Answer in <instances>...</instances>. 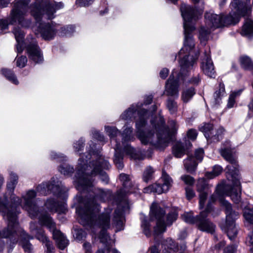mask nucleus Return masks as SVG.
I'll return each mask as SVG.
<instances>
[{
	"instance_id": "1",
	"label": "nucleus",
	"mask_w": 253,
	"mask_h": 253,
	"mask_svg": "<svg viewBox=\"0 0 253 253\" xmlns=\"http://www.w3.org/2000/svg\"><path fill=\"white\" fill-rule=\"evenodd\" d=\"M142 104L140 105L132 104L121 115L122 119L125 120H131L136 117L137 114L138 119L136 120L135 126L137 136L144 145L150 143L156 148L166 147L171 140L172 133H174L177 130L176 122L174 121L170 122L171 127V132L169 128L165 126V122L161 120L160 123L154 124L151 122L153 130L150 131L145 130V126L148 118V111L144 109H141Z\"/></svg>"
},
{
	"instance_id": "2",
	"label": "nucleus",
	"mask_w": 253,
	"mask_h": 253,
	"mask_svg": "<svg viewBox=\"0 0 253 253\" xmlns=\"http://www.w3.org/2000/svg\"><path fill=\"white\" fill-rule=\"evenodd\" d=\"M87 154L80 155L76 174V187L78 190L88 191L92 186L93 177L98 175L101 180L107 184L109 178L103 169H108L110 165L100 152L93 149L94 143L90 141Z\"/></svg>"
},
{
	"instance_id": "3",
	"label": "nucleus",
	"mask_w": 253,
	"mask_h": 253,
	"mask_svg": "<svg viewBox=\"0 0 253 253\" xmlns=\"http://www.w3.org/2000/svg\"><path fill=\"white\" fill-rule=\"evenodd\" d=\"M93 194H90L84 199L82 196L79 197L80 203L84 204V208L78 207L76 212L83 221H110V212L106 211L99 214L100 205L97 200L105 202L111 196L109 191H105L99 188H94Z\"/></svg>"
},
{
	"instance_id": "4",
	"label": "nucleus",
	"mask_w": 253,
	"mask_h": 253,
	"mask_svg": "<svg viewBox=\"0 0 253 253\" xmlns=\"http://www.w3.org/2000/svg\"><path fill=\"white\" fill-rule=\"evenodd\" d=\"M119 179L121 181L122 188L117 191L114 196V201L118 205L114 211L113 221H123L125 220V213L129 209L126 195L132 192L134 184L130 176L126 173L120 174Z\"/></svg>"
},
{
	"instance_id": "5",
	"label": "nucleus",
	"mask_w": 253,
	"mask_h": 253,
	"mask_svg": "<svg viewBox=\"0 0 253 253\" xmlns=\"http://www.w3.org/2000/svg\"><path fill=\"white\" fill-rule=\"evenodd\" d=\"M184 47L181 49L179 52V56L184 53L185 50L186 51V54L182 57H180L179 64L181 67V71L191 70L199 57V52L193 51L195 47V41L193 38L192 33L195 30L194 25H189L185 24L184 26Z\"/></svg>"
},
{
	"instance_id": "6",
	"label": "nucleus",
	"mask_w": 253,
	"mask_h": 253,
	"mask_svg": "<svg viewBox=\"0 0 253 253\" xmlns=\"http://www.w3.org/2000/svg\"><path fill=\"white\" fill-rule=\"evenodd\" d=\"M29 6L30 13L35 20L38 22L42 16H45L47 19L54 18V14L56 10L62 8V2H48V0H34Z\"/></svg>"
},
{
	"instance_id": "7",
	"label": "nucleus",
	"mask_w": 253,
	"mask_h": 253,
	"mask_svg": "<svg viewBox=\"0 0 253 253\" xmlns=\"http://www.w3.org/2000/svg\"><path fill=\"white\" fill-rule=\"evenodd\" d=\"M36 192L29 190L22 198L24 200L23 209L26 211L32 219L38 217L39 221H52L50 215L46 211H39V208L36 203Z\"/></svg>"
},
{
	"instance_id": "8",
	"label": "nucleus",
	"mask_w": 253,
	"mask_h": 253,
	"mask_svg": "<svg viewBox=\"0 0 253 253\" xmlns=\"http://www.w3.org/2000/svg\"><path fill=\"white\" fill-rule=\"evenodd\" d=\"M30 1L31 0H15L13 2V6L9 16L11 24L17 23L23 28H28L31 27V20L25 17Z\"/></svg>"
},
{
	"instance_id": "9",
	"label": "nucleus",
	"mask_w": 253,
	"mask_h": 253,
	"mask_svg": "<svg viewBox=\"0 0 253 253\" xmlns=\"http://www.w3.org/2000/svg\"><path fill=\"white\" fill-rule=\"evenodd\" d=\"M250 1L251 0H233L230 4L231 12L226 16L222 15V27L237 23L241 16L247 13Z\"/></svg>"
},
{
	"instance_id": "10",
	"label": "nucleus",
	"mask_w": 253,
	"mask_h": 253,
	"mask_svg": "<svg viewBox=\"0 0 253 253\" xmlns=\"http://www.w3.org/2000/svg\"><path fill=\"white\" fill-rule=\"evenodd\" d=\"M221 156L229 163L226 168V177L229 181H232L234 185H240V176L239 175V165L236 159L232 156L230 147L222 148L220 150Z\"/></svg>"
},
{
	"instance_id": "11",
	"label": "nucleus",
	"mask_w": 253,
	"mask_h": 253,
	"mask_svg": "<svg viewBox=\"0 0 253 253\" xmlns=\"http://www.w3.org/2000/svg\"><path fill=\"white\" fill-rule=\"evenodd\" d=\"M36 191L42 195H46L50 192L58 198L64 199L68 189L57 177H53L50 181L43 182L37 186Z\"/></svg>"
},
{
	"instance_id": "12",
	"label": "nucleus",
	"mask_w": 253,
	"mask_h": 253,
	"mask_svg": "<svg viewBox=\"0 0 253 253\" xmlns=\"http://www.w3.org/2000/svg\"><path fill=\"white\" fill-rule=\"evenodd\" d=\"M87 226L91 232L96 233L97 230H99L100 234L98 236L101 243L104 245L103 249H98L96 253H119V252L116 249H112L110 244V237L106 234V231L104 229L105 226L108 225L110 222H87Z\"/></svg>"
},
{
	"instance_id": "13",
	"label": "nucleus",
	"mask_w": 253,
	"mask_h": 253,
	"mask_svg": "<svg viewBox=\"0 0 253 253\" xmlns=\"http://www.w3.org/2000/svg\"><path fill=\"white\" fill-rule=\"evenodd\" d=\"M105 128L107 134L110 137L111 144L115 143L114 148L115 152L114 156V163L118 169H122L124 167L123 162L124 154L122 151L121 144L118 143L116 138L117 135L120 133V131L114 126H105Z\"/></svg>"
},
{
	"instance_id": "14",
	"label": "nucleus",
	"mask_w": 253,
	"mask_h": 253,
	"mask_svg": "<svg viewBox=\"0 0 253 253\" xmlns=\"http://www.w3.org/2000/svg\"><path fill=\"white\" fill-rule=\"evenodd\" d=\"M133 128L131 127H126L122 134V142L121 146H123V150L124 152L127 155L129 156L131 159L138 160H142L145 159V156L142 153L139 151H136L129 144L125 143L132 140L134 136L132 133Z\"/></svg>"
},
{
	"instance_id": "15",
	"label": "nucleus",
	"mask_w": 253,
	"mask_h": 253,
	"mask_svg": "<svg viewBox=\"0 0 253 253\" xmlns=\"http://www.w3.org/2000/svg\"><path fill=\"white\" fill-rule=\"evenodd\" d=\"M189 71L178 73L177 71L173 70L169 78L166 82L165 85V92L168 96H171L174 98H177L179 95L178 87L180 80H184L183 75L186 74Z\"/></svg>"
},
{
	"instance_id": "16",
	"label": "nucleus",
	"mask_w": 253,
	"mask_h": 253,
	"mask_svg": "<svg viewBox=\"0 0 253 253\" xmlns=\"http://www.w3.org/2000/svg\"><path fill=\"white\" fill-rule=\"evenodd\" d=\"M44 17L42 16L38 22L36 21L37 26L33 29L36 35L40 34L44 40L50 41L53 39L56 35V25L52 22H41L42 19Z\"/></svg>"
},
{
	"instance_id": "17",
	"label": "nucleus",
	"mask_w": 253,
	"mask_h": 253,
	"mask_svg": "<svg viewBox=\"0 0 253 253\" xmlns=\"http://www.w3.org/2000/svg\"><path fill=\"white\" fill-rule=\"evenodd\" d=\"M162 184L154 183L143 189L145 193H156L160 194L167 192L171 185L172 180L170 176L164 170L162 172Z\"/></svg>"
},
{
	"instance_id": "18",
	"label": "nucleus",
	"mask_w": 253,
	"mask_h": 253,
	"mask_svg": "<svg viewBox=\"0 0 253 253\" xmlns=\"http://www.w3.org/2000/svg\"><path fill=\"white\" fill-rule=\"evenodd\" d=\"M225 194L224 187L222 186L218 185L216 189V194L218 195L221 204L225 208L226 215L225 221H235L239 216V213L233 211L231 204L224 199L223 196Z\"/></svg>"
},
{
	"instance_id": "19",
	"label": "nucleus",
	"mask_w": 253,
	"mask_h": 253,
	"mask_svg": "<svg viewBox=\"0 0 253 253\" xmlns=\"http://www.w3.org/2000/svg\"><path fill=\"white\" fill-rule=\"evenodd\" d=\"M43 223L44 225L52 233L53 238L59 249L63 250L68 246L69 240L59 229L56 228L55 222Z\"/></svg>"
},
{
	"instance_id": "20",
	"label": "nucleus",
	"mask_w": 253,
	"mask_h": 253,
	"mask_svg": "<svg viewBox=\"0 0 253 253\" xmlns=\"http://www.w3.org/2000/svg\"><path fill=\"white\" fill-rule=\"evenodd\" d=\"M200 130L204 133L208 141L211 142H218L222 138L224 129L219 127L217 129H214L211 124L205 123L200 127Z\"/></svg>"
},
{
	"instance_id": "21",
	"label": "nucleus",
	"mask_w": 253,
	"mask_h": 253,
	"mask_svg": "<svg viewBox=\"0 0 253 253\" xmlns=\"http://www.w3.org/2000/svg\"><path fill=\"white\" fill-rule=\"evenodd\" d=\"M204 7L201 6L199 9H196L194 7L182 4L180 7L181 15L184 20V24H187L189 25H193L191 22L192 20H196L198 18V15L203 11ZM184 25H183V26Z\"/></svg>"
},
{
	"instance_id": "22",
	"label": "nucleus",
	"mask_w": 253,
	"mask_h": 253,
	"mask_svg": "<svg viewBox=\"0 0 253 253\" xmlns=\"http://www.w3.org/2000/svg\"><path fill=\"white\" fill-rule=\"evenodd\" d=\"M204 155V151L202 148L196 149L194 156L188 154V158L184 161V167L187 172L192 173L195 171L198 163L202 161Z\"/></svg>"
},
{
	"instance_id": "23",
	"label": "nucleus",
	"mask_w": 253,
	"mask_h": 253,
	"mask_svg": "<svg viewBox=\"0 0 253 253\" xmlns=\"http://www.w3.org/2000/svg\"><path fill=\"white\" fill-rule=\"evenodd\" d=\"M164 249V253H185L186 246L185 244L181 246L179 249L178 246L171 239L166 240L163 245ZM151 253H159L158 250L156 246H153L150 249Z\"/></svg>"
},
{
	"instance_id": "24",
	"label": "nucleus",
	"mask_w": 253,
	"mask_h": 253,
	"mask_svg": "<svg viewBox=\"0 0 253 253\" xmlns=\"http://www.w3.org/2000/svg\"><path fill=\"white\" fill-rule=\"evenodd\" d=\"M201 68L203 73L207 76L214 78L216 72L211 55L207 52H205L204 56L202 59Z\"/></svg>"
},
{
	"instance_id": "25",
	"label": "nucleus",
	"mask_w": 253,
	"mask_h": 253,
	"mask_svg": "<svg viewBox=\"0 0 253 253\" xmlns=\"http://www.w3.org/2000/svg\"><path fill=\"white\" fill-rule=\"evenodd\" d=\"M26 50L29 58L35 63H40L43 60V57L37 42L33 41L28 44Z\"/></svg>"
},
{
	"instance_id": "26",
	"label": "nucleus",
	"mask_w": 253,
	"mask_h": 253,
	"mask_svg": "<svg viewBox=\"0 0 253 253\" xmlns=\"http://www.w3.org/2000/svg\"><path fill=\"white\" fill-rule=\"evenodd\" d=\"M192 144L188 139H185L184 142H177L172 147V154L177 158H181L184 155H188L189 149Z\"/></svg>"
},
{
	"instance_id": "27",
	"label": "nucleus",
	"mask_w": 253,
	"mask_h": 253,
	"mask_svg": "<svg viewBox=\"0 0 253 253\" xmlns=\"http://www.w3.org/2000/svg\"><path fill=\"white\" fill-rule=\"evenodd\" d=\"M197 189L199 192V205L201 209L204 207L208 196L209 185L204 178H200L197 183Z\"/></svg>"
},
{
	"instance_id": "28",
	"label": "nucleus",
	"mask_w": 253,
	"mask_h": 253,
	"mask_svg": "<svg viewBox=\"0 0 253 253\" xmlns=\"http://www.w3.org/2000/svg\"><path fill=\"white\" fill-rule=\"evenodd\" d=\"M206 24L210 28H217L222 27V15H218L211 12L205 14Z\"/></svg>"
},
{
	"instance_id": "29",
	"label": "nucleus",
	"mask_w": 253,
	"mask_h": 253,
	"mask_svg": "<svg viewBox=\"0 0 253 253\" xmlns=\"http://www.w3.org/2000/svg\"><path fill=\"white\" fill-rule=\"evenodd\" d=\"M165 210L161 208L157 204L153 203L151 207L149 212L150 218L151 221H165Z\"/></svg>"
},
{
	"instance_id": "30",
	"label": "nucleus",
	"mask_w": 253,
	"mask_h": 253,
	"mask_svg": "<svg viewBox=\"0 0 253 253\" xmlns=\"http://www.w3.org/2000/svg\"><path fill=\"white\" fill-rule=\"evenodd\" d=\"M220 226L230 240H232L237 236L238 227L235 222H221Z\"/></svg>"
},
{
	"instance_id": "31",
	"label": "nucleus",
	"mask_w": 253,
	"mask_h": 253,
	"mask_svg": "<svg viewBox=\"0 0 253 253\" xmlns=\"http://www.w3.org/2000/svg\"><path fill=\"white\" fill-rule=\"evenodd\" d=\"M65 204L64 202H59L53 198H49L47 200L44 205L50 211L56 212L58 210H64Z\"/></svg>"
},
{
	"instance_id": "32",
	"label": "nucleus",
	"mask_w": 253,
	"mask_h": 253,
	"mask_svg": "<svg viewBox=\"0 0 253 253\" xmlns=\"http://www.w3.org/2000/svg\"><path fill=\"white\" fill-rule=\"evenodd\" d=\"M216 198L217 197L214 194L211 196L205 210L201 212L200 214L197 216V218L195 219L196 220V221H206L205 220V218L207 216V214L211 212L213 209L211 203L214 202L216 200Z\"/></svg>"
},
{
	"instance_id": "33",
	"label": "nucleus",
	"mask_w": 253,
	"mask_h": 253,
	"mask_svg": "<svg viewBox=\"0 0 253 253\" xmlns=\"http://www.w3.org/2000/svg\"><path fill=\"white\" fill-rule=\"evenodd\" d=\"M13 33L17 42V51L18 53H21L23 50V39L24 37V33L20 28L16 27L13 30Z\"/></svg>"
},
{
	"instance_id": "34",
	"label": "nucleus",
	"mask_w": 253,
	"mask_h": 253,
	"mask_svg": "<svg viewBox=\"0 0 253 253\" xmlns=\"http://www.w3.org/2000/svg\"><path fill=\"white\" fill-rule=\"evenodd\" d=\"M225 94V88L223 84L220 83L218 85V89L216 90L213 94V100L212 103L214 105L219 104L221 97Z\"/></svg>"
},
{
	"instance_id": "35",
	"label": "nucleus",
	"mask_w": 253,
	"mask_h": 253,
	"mask_svg": "<svg viewBox=\"0 0 253 253\" xmlns=\"http://www.w3.org/2000/svg\"><path fill=\"white\" fill-rule=\"evenodd\" d=\"M37 238L44 244L46 250L45 253H54V248L52 243L48 239V238L43 234L37 235Z\"/></svg>"
},
{
	"instance_id": "36",
	"label": "nucleus",
	"mask_w": 253,
	"mask_h": 253,
	"mask_svg": "<svg viewBox=\"0 0 253 253\" xmlns=\"http://www.w3.org/2000/svg\"><path fill=\"white\" fill-rule=\"evenodd\" d=\"M241 34L242 35L251 36L253 34V20L248 19L243 26Z\"/></svg>"
},
{
	"instance_id": "37",
	"label": "nucleus",
	"mask_w": 253,
	"mask_h": 253,
	"mask_svg": "<svg viewBox=\"0 0 253 253\" xmlns=\"http://www.w3.org/2000/svg\"><path fill=\"white\" fill-rule=\"evenodd\" d=\"M9 178L7 183V188L10 192H13L16 184L18 183V176L13 172H11L9 174Z\"/></svg>"
},
{
	"instance_id": "38",
	"label": "nucleus",
	"mask_w": 253,
	"mask_h": 253,
	"mask_svg": "<svg viewBox=\"0 0 253 253\" xmlns=\"http://www.w3.org/2000/svg\"><path fill=\"white\" fill-rule=\"evenodd\" d=\"M198 229L202 231L212 233L214 231L215 226L212 222H196Z\"/></svg>"
},
{
	"instance_id": "39",
	"label": "nucleus",
	"mask_w": 253,
	"mask_h": 253,
	"mask_svg": "<svg viewBox=\"0 0 253 253\" xmlns=\"http://www.w3.org/2000/svg\"><path fill=\"white\" fill-rule=\"evenodd\" d=\"M246 226L251 231L247 238L246 243L250 247V251L253 253V222H247Z\"/></svg>"
},
{
	"instance_id": "40",
	"label": "nucleus",
	"mask_w": 253,
	"mask_h": 253,
	"mask_svg": "<svg viewBox=\"0 0 253 253\" xmlns=\"http://www.w3.org/2000/svg\"><path fill=\"white\" fill-rule=\"evenodd\" d=\"M166 107L170 114H175L178 111L177 103L171 98H169L167 100Z\"/></svg>"
},
{
	"instance_id": "41",
	"label": "nucleus",
	"mask_w": 253,
	"mask_h": 253,
	"mask_svg": "<svg viewBox=\"0 0 253 253\" xmlns=\"http://www.w3.org/2000/svg\"><path fill=\"white\" fill-rule=\"evenodd\" d=\"M232 182V185L234 188L232 189V192L230 195L232 201L235 203H238L240 201V193L241 192V183H240V185L239 186H235L234 185L233 182L232 181H230Z\"/></svg>"
},
{
	"instance_id": "42",
	"label": "nucleus",
	"mask_w": 253,
	"mask_h": 253,
	"mask_svg": "<svg viewBox=\"0 0 253 253\" xmlns=\"http://www.w3.org/2000/svg\"><path fill=\"white\" fill-rule=\"evenodd\" d=\"M195 94L194 88L191 87L183 90L181 95V99L184 103H187L193 97Z\"/></svg>"
},
{
	"instance_id": "43",
	"label": "nucleus",
	"mask_w": 253,
	"mask_h": 253,
	"mask_svg": "<svg viewBox=\"0 0 253 253\" xmlns=\"http://www.w3.org/2000/svg\"><path fill=\"white\" fill-rule=\"evenodd\" d=\"M74 238L79 242L86 238V233L82 229L74 227L72 231Z\"/></svg>"
},
{
	"instance_id": "44",
	"label": "nucleus",
	"mask_w": 253,
	"mask_h": 253,
	"mask_svg": "<svg viewBox=\"0 0 253 253\" xmlns=\"http://www.w3.org/2000/svg\"><path fill=\"white\" fill-rule=\"evenodd\" d=\"M1 73L9 81L15 84H18V81L12 71L7 69H2L1 70Z\"/></svg>"
},
{
	"instance_id": "45",
	"label": "nucleus",
	"mask_w": 253,
	"mask_h": 253,
	"mask_svg": "<svg viewBox=\"0 0 253 253\" xmlns=\"http://www.w3.org/2000/svg\"><path fill=\"white\" fill-rule=\"evenodd\" d=\"M210 28L202 27L199 31V39L201 42H206L209 39L211 33Z\"/></svg>"
},
{
	"instance_id": "46",
	"label": "nucleus",
	"mask_w": 253,
	"mask_h": 253,
	"mask_svg": "<svg viewBox=\"0 0 253 253\" xmlns=\"http://www.w3.org/2000/svg\"><path fill=\"white\" fill-rule=\"evenodd\" d=\"M59 171L64 175H70L74 172V169L68 164H63L59 167Z\"/></svg>"
},
{
	"instance_id": "47",
	"label": "nucleus",
	"mask_w": 253,
	"mask_h": 253,
	"mask_svg": "<svg viewBox=\"0 0 253 253\" xmlns=\"http://www.w3.org/2000/svg\"><path fill=\"white\" fill-rule=\"evenodd\" d=\"M21 236L22 238H24L25 241H22V246L24 250V251L27 253H33V247L32 245L29 243L28 240L26 239H29V237L28 235H26L24 232H22V234Z\"/></svg>"
},
{
	"instance_id": "48",
	"label": "nucleus",
	"mask_w": 253,
	"mask_h": 253,
	"mask_svg": "<svg viewBox=\"0 0 253 253\" xmlns=\"http://www.w3.org/2000/svg\"><path fill=\"white\" fill-rule=\"evenodd\" d=\"M223 169L219 165H215L212 169V171L207 172L206 176L208 178H213L214 177L219 175L222 171Z\"/></svg>"
},
{
	"instance_id": "49",
	"label": "nucleus",
	"mask_w": 253,
	"mask_h": 253,
	"mask_svg": "<svg viewBox=\"0 0 253 253\" xmlns=\"http://www.w3.org/2000/svg\"><path fill=\"white\" fill-rule=\"evenodd\" d=\"M154 172V170L151 167L149 166L146 168L143 172V181L148 182L150 180H151L153 178Z\"/></svg>"
},
{
	"instance_id": "50",
	"label": "nucleus",
	"mask_w": 253,
	"mask_h": 253,
	"mask_svg": "<svg viewBox=\"0 0 253 253\" xmlns=\"http://www.w3.org/2000/svg\"><path fill=\"white\" fill-rule=\"evenodd\" d=\"M242 92V90H239L237 91L233 92L231 93L229 97L228 101L227 103V107L229 108L233 107L235 103V98L239 96Z\"/></svg>"
},
{
	"instance_id": "51",
	"label": "nucleus",
	"mask_w": 253,
	"mask_h": 253,
	"mask_svg": "<svg viewBox=\"0 0 253 253\" xmlns=\"http://www.w3.org/2000/svg\"><path fill=\"white\" fill-rule=\"evenodd\" d=\"M75 31V27L73 25H68L61 28L60 31V36H67L71 35Z\"/></svg>"
},
{
	"instance_id": "52",
	"label": "nucleus",
	"mask_w": 253,
	"mask_h": 253,
	"mask_svg": "<svg viewBox=\"0 0 253 253\" xmlns=\"http://www.w3.org/2000/svg\"><path fill=\"white\" fill-rule=\"evenodd\" d=\"M85 140L83 138H81L78 141L74 142L73 144V148L76 152L80 153L84 146Z\"/></svg>"
},
{
	"instance_id": "53",
	"label": "nucleus",
	"mask_w": 253,
	"mask_h": 253,
	"mask_svg": "<svg viewBox=\"0 0 253 253\" xmlns=\"http://www.w3.org/2000/svg\"><path fill=\"white\" fill-rule=\"evenodd\" d=\"M167 225L166 222H156L154 226V232L155 234H159L164 232L166 230Z\"/></svg>"
},
{
	"instance_id": "54",
	"label": "nucleus",
	"mask_w": 253,
	"mask_h": 253,
	"mask_svg": "<svg viewBox=\"0 0 253 253\" xmlns=\"http://www.w3.org/2000/svg\"><path fill=\"white\" fill-rule=\"evenodd\" d=\"M243 216L247 221H253V207L245 208L243 211Z\"/></svg>"
},
{
	"instance_id": "55",
	"label": "nucleus",
	"mask_w": 253,
	"mask_h": 253,
	"mask_svg": "<svg viewBox=\"0 0 253 253\" xmlns=\"http://www.w3.org/2000/svg\"><path fill=\"white\" fill-rule=\"evenodd\" d=\"M178 217V212L176 210L172 209L168 214L167 216V221H174Z\"/></svg>"
},
{
	"instance_id": "56",
	"label": "nucleus",
	"mask_w": 253,
	"mask_h": 253,
	"mask_svg": "<svg viewBox=\"0 0 253 253\" xmlns=\"http://www.w3.org/2000/svg\"><path fill=\"white\" fill-rule=\"evenodd\" d=\"M50 156L51 159L56 160L59 162L66 161L67 160V157L63 154L60 153L57 154L54 152H52Z\"/></svg>"
},
{
	"instance_id": "57",
	"label": "nucleus",
	"mask_w": 253,
	"mask_h": 253,
	"mask_svg": "<svg viewBox=\"0 0 253 253\" xmlns=\"http://www.w3.org/2000/svg\"><path fill=\"white\" fill-rule=\"evenodd\" d=\"M181 179L186 184L192 185L194 183V179L189 175H183L181 176Z\"/></svg>"
},
{
	"instance_id": "58",
	"label": "nucleus",
	"mask_w": 253,
	"mask_h": 253,
	"mask_svg": "<svg viewBox=\"0 0 253 253\" xmlns=\"http://www.w3.org/2000/svg\"><path fill=\"white\" fill-rule=\"evenodd\" d=\"M17 226V222H9L7 229V233H11L9 237L10 236L12 235L14 232L16 233V234H17V233H16V231L14 230Z\"/></svg>"
},
{
	"instance_id": "59",
	"label": "nucleus",
	"mask_w": 253,
	"mask_h": 253,
	"mask_svg": "<svg viewBox=\"0 0 253 253\" xmlns=\"http://www.w3.org/2000/svg\"><path fill=\"white\" fill-rule=\"evenodd\" d=\"M67 211V208L66 207V204L64 205V210H58L56 212H57V219L59 220H66L67 218L66 217V211Z\"/></svg>"
},
{
	"instance_id": "60",
	"label": "nucleus",
	"mask_w": 253,
	"mask_h": 253,
	"mask_svg": "<svg viewBox=\"0 0 253 253\" xmlns=\"http://www.w3.org/2000/svg\"><path fill=\"white\" fill-rule=\"evenodd\" d=\"M143 228L144 233L147 236H149L151 234V225L150 222H143L141 225Z\"/></svg>"
},
{
	"instance_id": "61",
	"label": "nucleus",
	"mask_w": 253,
	"mask_h": 253,
	"mask_svg": "<svg viewBox=\"0 0 253 253\" xmlns=\"http://www.w3.org/2000/svg\"><path fill=\"white\" fill-rule=\"evenodd\" d=\"M27 62V57L25 56H21L17 59L16 65L18 67L23 68Z\"/></svg>"
},
{
	"instance_id": "62",
	"label": "nucleus",
	"mask_w": 253,
	"mask_h": 253,
	"mask_svg": "<svg viewBox=\"0 0 253 253\" xmlns=\"http://www.w3.org/2000/svg\"><path fill=\"white\" fill-rule=\"evenodd\" d=\"M111 226L115 232H118L124 228V222H111Z\"/></svg>"
},
{
	"instance_id": "63",
	"label": "nucleus",
	"mask_w": 253,
	"mask_h": 253,
	"mask_svg": "<svg viewBox=\"0 0 253 253\" xmlns=\"http://www.w3.org/2000/svg\"><path fill=\"white\" fill-rule=\"evenodd\" d=\"M182 216V219L184 221H195L193 214L192 212H185Z\"/></svg>"
},
{
	"instance_id": "64",
	"label": "nucleus",
	"mask_w": 253,
	"mask_h": 253,
	"mask_svg": "<svg viewBox=\"0 0 253 253\" xmlns=\"http://www.w3.org/2000/svg\"><path fill=\"white\" fill-rule=\"evenodd\" d=\"M187 135L189 139L191 140H194L197 138V133L196 130L191 129L188 131Z\"/></svg>"
}]
</instances>
